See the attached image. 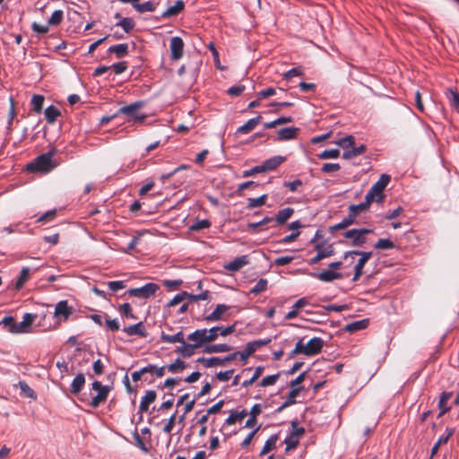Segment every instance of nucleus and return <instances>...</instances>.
<instances>
[{
  "mask_svg": "<svg viewBox=\"0 0 459 459\" xmlns=\"http://www.w3.org/2000/svg\"><path fill=\"white\" fill-rule=\"evenodd\" d=\"M340 169L341 166L338 163H325L322 166L321 170L325 173H332L338 171Z\"/></svg>",
  "mask_w": 459,
  "mask_h": 459,
  "instance_id": "obj_60",
  "label": "nucleus"
},
{
  "mask_svg": "<svg viewBox=\"0 0 459 459\" xmlns=\"http://www.w3.org/2000/svg\"><path fill=\"white\" fill-rule=\"evenodd\" d=\"M342 265V262H333L328 264V269L323 270L319 273H312L310 275L318 279L323 282H332L335 280L342 279V274L336 270L340 269Z\"/></svg>",
  "mask_w": 459,
  "mask_h": 459,
  "instance_id": "obj_2",
  "label": "nucleus"
},
{
  "mask_svg": "<svg viewBox=\"0 0 459 459\" xmlns=\"http://www.w3.org/2000/svg\"><path fill=\"white\" fill-rule=\"evenodd\" d=\"M196 348L193 345V343H181V346L178 347L176 351L183 357H191L195 353V350Z\"/></svg>",
  "mask_w": 459,
  "mask_h": 459,
  "instance_id": "obj_36",
  "label": "nucleus"
},
{
  "mask_svg": "<svg viewBox=\"0 0 459 459\" xmlns=\"http://www.w3.org/2000/svg\"><path fill=\"white\" fill-rule=\"evenodd\" d=\"M44 103V97L42 95H34L31 99L30 104L36 113H40Z\"/></svg>",
  "mask_w": 459,
  "mask_h": 459,
  "instance_id": "obj_46",
  "label": "nucleus"
},
{
  "mask_svg": "<svg viewBox=\"0 0 459 459\" xmlns=\"http://www.w3.org/2000/svg\"><path fill=\"white\" fill-rule=\"evenodd\" d=\"M336 143L341 148H342L344 151H347L354 145V137L351 135H348L346 137L339 139L336 142Z\"/></svg>",
  "mask_w": 459,
  "mask_h": 459,
  "instance_id": "obj_49",
  "label": "nucleus"
},
{
  "mask_svg": "<svg viewBox=\"0 0 459 459\" xmlns=\"http://www.w3.org/2000/svg\"><path fill=\"white\" fill-rule=\"evenodd\" d=\"M371 232L368 229H352L344 233V238L351 240V245L360 247L367 242L366 235Z\"/></svg>",
  "mask_w": 459,
  "mask_h": 459,
  "instance_id": "obj_8",
  "label": "nucleus"
},
{
  "mask_svg": "<svg viewBox=\"0 0 459 459\" xmlns=\"http://www.w3.org/2000/svg\"><path fill=\"white\" fill-rule=\"evenodd\" d=\"M30 278V268L29 267H22L20 273V276L15 283L16 289H21L24 283L29 280Z\"/></svg>",
  "mask_w": 459,
  "mask_h": 459,
  "instance_id": "obj_42",
  "label": "nucleus"
},
{
  "mask_svg": "<svg viewBox=\"0 0 459 459\" xmlns=\"http://www.w3.org/2000/svg\"><path fill=\"white\" fill-rule=\"evenodd\" d=\"M156 397L157 394L154 390H147L141 399L139 411L141 412L148 411L150 404L156 400Z\"/></svg>",
  "mask_w": 459,
  "mask_h": 459,
  "instance_id": "obj_19",
  "label": "nucleus"
},
{
  "mask_svg": "<svg viewBox=\"0 0 459 459\" xmlns=\"http://www.w3.org/2000/svg\"><path fill=\"white\" fill-rule=\"evenodd\" d=\"M121 27L126 33L130 32L134 27V22L132 18H122L117 24Z\"/></svg>",
  "mask_w": 459,
  "mask_h": 459,
  "instance_id": "obj_43",
  "label": "nucleus"
},
{
  "mask_svg": "<svg viewBox=\"0 0 459 459\" xmlns=\"http://www.w3.org/2000/svg\"><path fill=\"white\" fill-rule=\"evenodd\" d=\"M37 316L30 313H26L22 316V321L16 323L10 328L13 333H30L31 325L36 319Z\"/></svg>",
  "mask_w": 459,
  "mask_h": 459,
  "instance_id": "obj_10",
  "label": "nucleus"
},
{
  "mask_svg": "<svg viewBox=\"0 0 459 459\" xmlns=\"http://www.w3.org/2000/svg\"><path fill=\"white\" fill-rule=\"evenodd\" d=\"M188 296V292L181 291L175 295V297L168 303V307H175L183 302Z\"/></svg>",
  "mask_w": 459,
  "mask_h": 459,
  "instance_id": "obj_57",
  "label": "nucleus"
},
{
  "mask_svg": "<svg viewBox=\"0 0 459 459\" xmlns=\"http://www.w3.org/2000/svg\"><path fill=\"white\" fill-rule=\"evenodd\" d=\"M230 309V306L219 304L214 310L204 317L206 322H217L221 320L222 316Z\"/></svg>",
  "mask_w": 459,
  "mask_h": 459,
  "instance_id": "obj_18",
  "label": "nucleus"
},
{
  "mask_svg": "<svg viewBox=\"0 0 459 459\" xmlns=\"http://www.w3.org/2000/svg\"><path fill=\"white\" fill-rule=\"evenodd\" d=\"M45 117L48 124H53L61 115L59 109L55 106H49L45 109Z\"/></svg>",
  "mask_w": 459,
  "mask_h": 459,
  "instance_id": "obj_34",
  "label": "nucleus"
},
{
  "mask_svg": "<svg viewBox=\"0 0 459 459\" xmlns=\"http://www.w3.org/2000/svg\"><path fill=\"white\" fill-rule=\"evenodd\" d=\"M49 26L50 25H48V23L47 25H42L37 22H33L31 25V29L34 32L45 34L49 30Z\"/></svg>",
  "mask_w": 459,
  "mask_h": 459,
  "instance_id": "obj_62",
  "label": "nucleus"
},
{
  "mask_svg": "<svg viewBox=\"0 0 459 459\" xmlns=\"http://www.w3.org/2000/svg\"><path fill=\"white\" fill-rule=\"evenodd\" d=\"M308 301L306 298L298 299L292 307V309L285 315V319L290 320L295 318L299 315V309L307 306Z\"/></svg>",
  "mask_w": 459,
  "mask_h": 459,
  "instance_id": "obj_26",
  "label": "nucleus"
},
{
  "mask_svg": "<svg viewBox=\"0 0 459 459\" xmlns=\"http://www.w3.org/2000/svg\"><path fill=\"white\" fill-rule=\"evenodd\" d=\"M206 329H197L187 336V339L193 342V345L195 348L202 346L206 343Z\"/></svg>",
  "mask_w": 459,
  "mask_h": 459,
  "instance_id": "obj_17",
  "label": "nucleus"
},
{
  "mask_svg": "<svg viewBox=\"0 0 459 459\" xmlns=\"http://www.w3.org/2000/svg\"><path fill=\"white\" fill-rule=\"evenodd\" d=\"M263 371H264V368L263 367L255 368L254 375L251 376L250 379L244 381L242 383V385L245 386V387H248L251 385H253L259 378V377L262 375Z\"/></svg>",
  "mask_w": 459,
  "mask_h": 459,
  "instance_id": "obj_51",
  "label": "nucleus"
},
{
  "mask_svg": "<svg viewBox=\"0 0 459 459\" xmlns=\"http://www.w3.org/2000/svg\"><path fill=\"white\" fill-rule=\"evenodd\" d=\"M293 213H294L293 208H290V207L284 208L282 210H280L277 212L275 221L279 224H283L292 216Z\"/></svg>",
  "mask_w": 459,
  "mask_h": 459,
  "instance_id": "obj_33",
  "label": "nucleus"
},
{
  "mask_svg": "<svg viewBox=\"0 0 459 459\" xmlns=\"http://www.w3.org/2000/svg\"><path fill=\"white\" fill-rule=\"evenodd\" d=\"M108 52L114 53L117 57H123L128 53V45L126 43H121L115 46H111L108 48Z\"/></svg>",
  "mask_w": 459,
  "mask_h": 459,
  "instance_id": "obj_37",
  "label": "nucleus"
},
{
  "mask_svg": "<svg viewBox=\"0 0 459 459\" xmlns=\"http://www.w3.org/2000/svg\"><path fill=\"white\" fill-rule=\"evenodd\" d=\"M170 51L171 58L173 60H178L183 56L184 42L180 37H173L170 39Z\"/></svg>",
  "mask_w": 459,
  "mask_h": 459,
  "instance_id": "obj_14",
  "label": "nucleus"
},
{
  "mask_svg": "<svg viewBox=\"0 0 459 459\" xmlns=\"http://www.w3.org/2000/svg\"><path fill=\"white\" fill-rule=\"evenodd\" d=\"M64 19V12L62 10H56L49 17L48 23L50 26H58Z\"/></svg>",
  "mask_w": 459,
  "mask_h": 459,
  "instance_id": "obj_41",
  "label": "nucleus"
},
{
  "mask_svg": "<svg viewBox=\"0 0 459 459\" xmlns=\"http://www.w3.org/2000/svg\"><path fill=\"white\" fill-rule=\"evenodd\" d=\"M373 202H375V200H373L370 195L366 194L365 201L359 204H351L349 207V212L356 219L358 214L361 212L367 211L370 204Z\"/></svg>",
  "mask_w": 459,
  "mask_h": 459,
  "instance_id": "obj_15",
  "label": "nucleus"
},
{
  "mask_svg": "<svg viewBox=\"0 0 459 459\" xmlns=\"http://www.w3.org/2000/svg\"><path fill=\"white\" fill-rule=\"evenodd\" d=\"M394 247V243L388 238H380L375 244V247L381 250L392 249Z\"/></svg>",
  "mask_w": 459,
  "mask_h": 459,
  "instance_id": "obj_52",
  "label": "nucleus"
},
{
  "mask_svg": "<svg viewBox=\"0 0 459 459\" xmlns=\"http://www.w3.org/2000/svg\"><path fill=\"white\" fill-rule=\"evenodd\" d=\"M279 377H280L279 373L274 374V375L266 376L261 380L259 385L263 386V387L273 385L279 379Z\"/></svg>",
  "mask_w": 459,
  "mask_h": 459,
  "instance_id": "obj_54",
  "label": "nucleus"
},
{
  "mask_svg": "<svg viewBox=\"0 0 459 459\" xmlns=\"http://www.w3.org/2000/svg\"><path fill=\"white\" fill-rule=\"evenodd\" d=\"M119 312L122 316H126V318L134 319L135 316L133 313L132 307L129 303L122 304L119 307Z\"/></svg>",
  "mask_w": 459,
  "mask_h": 459,
  "instance_id": "obj_56",
  "label": "nucleus"
},
{
  "mask_svg": "<svg viewBox=\"0 0 459 459\" xmlns=\"http://www.w3.org/2000/svg\"><path fill=\"white\" fill-rule=\"evenodd\" d=\"M233 373H234L233 369H230L227 371H221L216 374V377L218 380H220L221 382H226L232 377Z\"/></svg>",
  "mask_w": 459,
  "mask_h": 459,
  "instance_id": "obj_61",
  "label": "nucleus"
},
{
  "mask_svg": "<svg viewBox=\"0 0 459 459\" xmlns=\"http://www.w3.org/2000/svg\"><path fill=\"white\" fill-rule=\"evenodd\" d=\"M85 383V377L84 375L80 373L78 374L73 380L71 385V392L74 394H79Z\"/></svg>",
  "mask_w": 459,
  "mask_h": 459,
  "instance_id": "obj_31",
  "label": "nucleus"
},
{
  "mask_svg": "<svg viewBox=\"0 0 459 459\" xmlns=\"http://www.w3.org/2000/svg\"><path fill=\"white\" fill-rule=\"evenodd\" d=\"M123 331L127 334V335H139L141 337H146L147 336V333L145 331V328L143 326V322H139L135 325H129V326H126V327H124Z\"/></svg>",
  "mask_w": 459,
  "mask_h": 459,
  "instance_id": "obj_22",
  "label": "nucleus"
},
{
  "mask_svg": "<svg viewBox=\"0 0 459 459\" xmlns=\"http://www.w3.org/2000/svg\"><path fill=\"white\" fill-rule=\"evenodd\" d=\"M446 97L450 106L459 112V93L452 89L446 91Z\"/></svg>",
  "mask_w": 459,
  "mask_h": 459,
  "instance_id": "obj_38",
  "label": "nucleus"
},
{
  "mask_svg": "<svg viewBox=\"0 0 459 459\" xmlns=\"http://www.w3.org/2000/svg\"><path fill=\"white\" fill-rule=\"evenodd\" d=\"M271 342V339L264 340H255L253 342H247L245 350L243 351H239L240 359L246 362L247 358L250 357L256 350L262 346H265Z\"/></svg>",
  "mask_w": 459,
  "mask_h": 459,
  "instance_id": "obj_12",
  "label": "nucleus"
},
{
  "mask_svg": "<svg viewBox=\"0 0 459 459\" xmlns=\"http://www.w3.org/2000/svg\"><path fill=\"white\" fill-rule=\"evenodd\" d=\"M323 346L324 341L320 337H314L310 339L307 343H304L303 339H299L289 356L290 358H293L298 354L314 356L321 351Z\"/></svg>",
  "mask_w": 459,
  "mask_h": 459,
  "instance_id": "obj_1",
  "label": "nucleus"
},
{
  "mask_svg": "<svg viewBox=\"0 0 459 459\" xmlns=\"http://www.w3.org/2000/svg\"><path fill=\"white\" fill-rule=\"evenodd\" d=\"M390 181V177L387 175H381L379 179L370 187L368 192L367 193L371 196L373 200L377 203H381L384 200L383 191Z\"/></svg>",
  "mask_w": 459,
  "mask_h": 459,
  "instance_id": "obj_6",
  "label": "nucleus"
},
{
  "mask_svg": "<svg viewBox=\"0 0 459 459\" xmlns=\"http://www.w3.org/2000/svg\"><path fill=\"white\" fill-rule=\"evenodd\" d=\"M355 222V218L351 216V214L349 212L348 216L345 217L341 222L332 225L329 228V230L331 232H333L335 230H343L348 228L349 226L352 225Z\"/></svg>",
  "mask_w": 459,
  "mask_h": 459,
  "instance_id": "obj_30",
  "label": "nucleus"
},
{
  "mask_svg": "<svg viewBox=\"0 0 459 459\" xmlns=\"http://www.w3.org/2000/svg\"><path fill=\"white\" fill-rule=\"evenodd\" d=\"M230 350H231V347L230 345L221 343V344L210 345L205 349V351L208 353L227 352V351H230Z\"/></svg>",
  "mask_w": 459,
  "mask_h": 459,
  "instance_id": "obj_45",
  "label": "nucleus"
},
{
  "mask_svg": "<svg viewBox=\"0 0 459 459\" xmlns=\"http://www.w3.org/2000/svg\"><path fill=\"white\" fill-rule=\"evenodd\" d=\"M185 7V3L182 0L176 1L175 4L169 6L166 11L163 12L161 16L163 18H168L171 16H175L181 13Z\"/></svg>",
  "mask_w": 459,
  "mask_h": 459,
  "instance_id": "obj_25",
  "label": "nucleus"
},
{
  "mask_svg": "<svg viewBox=\"0 0 459 459\" xmlns=\"http://www.w3.org/2000/svg\"><path fill=\"white\" fill-rule=\"evenodd\" d=\"M244 91H245L244 85H236V86H232V87L229 88L227 92L232 97H237V96H239Z\"/></svg>",
  "mask_w": 459,
  "mask_h": 459,
  "instance_id": "obj_64",
  "label": "nucleus"
},
{
  "mask_svg": "<svg viewBox=\"0 0 459 459\" xmlns=\"http://www.w3.org/2000/svg\"><path fill=\"white\" fill-rule=\"evenodd\" d=\"M159 290L160 286L158 284L154 282H148L142 287L130 289L126 293L132 297L147 299L154 296Z\"/></svg>",
  "mask_w": 459,
  "mask_h": 459,
  "instance_id": "obj_5",
  "label": "nucleus"
},
{
  "mask_svg": "<svg viewBox=\"0 0 459 459\" xmlns=\"http://www.w3.org/2000/svg\"><path fill=\"white\" fill-rule=\"evenodd\" d=\"M316 250H317V254L316 256H314L309 264H317L318 262H320L322 259L324 258H326V257H330L333 251L331 247L327 248V249H323L321 248L319 246H316Z\"/></svg>",
  "mask_w": 459,
  "mask_h": 459,
  "instance_id": "obj_29",
  "label": "nucleus"
},
{
  "mask_svg": "<svg viewBox=\"0 0 459 459\" xmlns=\"http://www.w3.org/2000/svg\"><path fill=\"white\" fill-rule=\"evenodd\" d=\"M285 160V158L282 156H274L270 158L263 162L261 165V169L263 172L272 171L275 169L279 165H281Z\"/></svg>",
  "mask_w": 459,
  "mask_h": 459,
  "instance_id": "obj_21",
  "label": "nucleus"
},
{
  "mask_svg": "<svg viewBox=\"0 0 459 459\" xmlns=\"http://www.w3.org/2000/svg\"><path fill=\"white\" fill-rule=\"evenodd\" d=\"M92 391L97 394H91V401L90 404L92 408H97L101 403L106 401L109 393V387L108 385H103L100 381H94L92 383Z\"/></svg>",
  "mask_w": 459,
  "mask_h": 459,
  "instance_id": "obj_7",
  "label": "nucleus"
},
{
  "mask_svg": "<svg viewBox=\"0 0 459 459\" xmlns=\"http://www.w3.org/2000/svg\"><path fill=\"white\" fill-rule=\"evenodd\" d=\"M452 394L451 393H442L439 398L438 402V407L440 409L439 417L446 413L450 408L447 406V403L449 399L451 398Z\"/></svg>",
  "mask_w": 459,
  "mask_h": 459,
  "instance_id": "obj_35",
  "label": "nucleus"
},
{
  "mask_svg": "<svg viewBox=\"0 0 459 459\" xmlns=\"http://www.w3.org/2000/svg\"><path fill=\"white\" fill-rule=\"evenodd\" d=\"M278 440L277 435H272L264 443L260 455H264L268 454L271 450L274 449L276 446V443Z\"/></svg>",
  "mask_w": 459,
  "mask_h": 459,
  "instance_id": "obj_40",
  "label": "nucleus"
},
{
  "mask_svg": "<svg viewBox=\"0 0 459 459\" xmlns=\"http://www.w3.org/2000/svg\"><path fill=\"white\" fill-rule=\"evenodd\" d=\"M155 8H156L155 4L152 3V1H147L143 4L138 3V4L135 5V10L140 13H147V12H153L155 10Z\"/></svg>",
  "mask_w": 459,
  "mask_h": 459,
  "instance_id": "obj_47",
  "label": "nucleus"
},
{
  "mask_svg": "<svg viewBox=\"0 0 459 459\" xmlns=\"http://www.w3.org/2000/svg\"><path fill=\"white\" fill-rule=\"evenodd\" d=\"M198 362L202 363L205 368L223 366L222 359L217 357L199 358Z\"/></svg>",
  "mask_w": 459,
  "mask_h": 459,
  "instance_id": "obj_39",
  "label": "nucleus"
},
{
  "mask_svg": "<svg viewBox=\"0 0 459 459\" xmlns=\"http://www.w3.org/2000/svg\"><path fill=\"white\" fill-rule=\"evenodd\" d=\"M211 226V222L208 220H199L190 226V230L193 231H199L207 229Z\"/></svg>",
  "mask_w": 459,
  "mask_h": 459,
  "instance_id": "obj_55",
  "label": "nucleus"
},
{
  "mask_svg": "<svg viewBox=\"0 0 459 459\" xmlns=\"http://www.w3.org/2000/svg\"><path fill=\"white\" fill-rule=\"evenodd\" d=\"M266 199H267L266 195H263L256 198H249L248 204H247V208L253 209L255 207L263 206L265 204Z\"/></svg>",
  "mask_w": 459,
  "mask_h": 459,
  "instance_id": "obj_48",
  "label": "nucleus"
},
{
  "mask_svg": "<svg viewBox=\"0 0 459 459\" xmlns=\"http://www.w3.org/2000/svg\"><path fill=\"white\" fill-rule=\"evenodd\" d=\"M249 263L247 255H241L224 265V268L230 272H238Z\"/></svg>",
  "mask_w": 459,
  "mask_h": 459,
  "instance_id": "obj_20",
  "label": "nucleus"
},
{
  "mask_svg": "<svg viewBox=\"0 0 459 459\" xmlns=\"http://www.w3.org/2000/svg\"><path fill=\"white\" fill-rule=\"evenodd\" d=\"M368 319H362V320H359V321H354V322H351L350 324H347L344 327V329L347 331V332H350V333H355L357 331H360V330H363L365 328L368 327Z\"/></svg>",
  "mask_w": 459,
  "mask_h": 459,
  "instance_id": "obj_27",
  "label": "nucleus"
},
{
  "mask_svg": "<svg viewBox=\"0 0 459 459\" xmlns=\"http://www.w3.org/2000/svg\"><path fill=\"white\" fill-rule=\"evenodd\" d=\"M365 151L366 146L364 144H361L358 147L352 146L349 150L343 152L342 158L345 160H350L362 154Z\"/></svg>",
  "mask_w": 459,
  "mask_h": 459,
  "instance_id": "obj_32",
  "label": "nucleus"
},
{
  "mask_svg": "<svg viewBox=\"0 0 459 459\" xmlns=\"http://www.w3.org/2000/svg\"><path fill=\"white\" fill-rule=\"evenodd\" d=\"M209 298H210L209 290H205L200 294L188 293V296H187V299H189L190 301L206 300Z\"/></svg>",
  "mask_w": 459,
  "mask_h": 459,
  "instance_id": "obj_58",
  "label": "nucleus"
},
{
  "mask_svg": "<svg viewBox=\"0 0 459 459\" xmlns=\"http://www.w3.org/2000/svg\"><path fill=\"white\" fill-rule=\"evenodd\" d=\"M165 366L158 367L154 364H149L142 368V372H144V374H150L151 376L156 377L158 378H160L165 375Z\"/></svg>",
  "mask_w": 459,
  "mask_h": 459,
  "instance_id": "obj_23",
  "label": "nucleus"
},
{
  "mask_svg": "<svg viewBox=\"0 0 459 459\" xmlns=\"http://www.w3.org/2000/svg\"><path fill=\"white\" fill-rule=\"evenodd\" d=\"M110 68H112L114 70L116 74H120L127 69V64L125 61L116 63V64L112 65L110 66Z\"/></svg>",
  "mask_w": 459,
  "mask_h": 459,
  "instance_id": "obj_63",
  "label": "nucleus"
},
{
  "mask_svg": "<svg viewBox=\"0 0 459 459\" xmlns=\"http://www.w3.org/2000/svg\"><path fill=\"white\" fill-rule=\"evenodd\" d=\"M141 107H142V103L135 102L131 105L122 107L119 111L122 114L131 117L134 121L142 122L146 118V115L139 114L137 112L138 108Z\"/></svg>",
  "mask_w": 459,
  "mask_h": 459,
  "instance_id": "obj_13",
  "label": "nucleus"
},
{
  "mask_svg": "<svg viewBox=\"0 0 459 459\" xmlns=\"http://www.w3.org/2000/svg\"><path fill=\"white\" fill-rule=\"evenodd\" d=\"M55 168L50 153H44L37 157L31 163L28 165L30 171H39L48 173Z\"/></svg>",
  "mask_w": 459,
  "mask_h": 459,
  "instance_id": "obj_3",
  "label": "nucleus"
},
{
  "mask_svg": "<svg viewBox=\"0 0 459 459\" xmlns=\"http://www.w3.org/2000/svg\"><path fill=\"white\" fill-rule=\"evenodd\" d=\"M299 129L298 127H285L277 132L276 141H289L295 139Z\"/></svg>",
  "mask_w": 459,
  "mask_h": 459,
  "instance_id": "obj_16",
  "label": "nucleus"
},
{
  "mask_svg": "<svg viewBox=\"0 0 459 459\" xmlns=\"http://www.w3.org/2000/svg\"><path fill=\"white\" fill-rule=\"evenodd\" d=\"M187 364L180 359H177L173 363L169 364L167 368L171 373H177L185 369Z\"/></svg>",
  "mask_w": 459,
  "mask_h": 459,
  "instance_id": "obj_44",
  "label": "nucleus"
},
{
  "mask_svg": "<svg viewBox=\"0 0 459 459\" xmlns=\"http://www.w3.org/2000/svg\"><path fill=\"white\" fill-rule=\"evenodd\" d=\"M219 327L217 326H214V327H212L211 329L207 330L206 329V341L207 342H212L213 341H215L217 339V337L219 336Z\"/></svg>",
  "mask_w": 459,
  "mask_h": 459,
  "instance_id": "obj_59",
  "label": "nucleus"
},
{
  "mask_svg": "<svg viewBox=\"0 0 459 459\" xmlns=\"http://www.w3.org/2000/svg\"><path fill=\"white\" fill-rule=\"evenodd\" d=\"M267 280L266 279H260L255 286L250 290V292L253 294H259L263 291H264L267 288Z\"/></svg>",
  "mask_w": 459,
  "mask_h": 459,
  "instance_id": "obj_53",
  "label": "nucleus"
},
{
  "mask_svg": "<svg viewBox=\"0 0 459 459\" xmlns=\"http://www.w3.org/2000/svg\"><path fill=\"white\" fill-rule=\"evenodd\" d=\"M73 307L68 305L67 300H61L55 306L54 317L59 322H65L69 316L73 314Z\"/></svg>",
  "mask_w": 459,
  "mask_h": 459,
  "instance_id": "obj_11",
  "label": "nucleus"
},
{
  "mask_svg": "<svg viewBox=\"0 0 459 459\" xmlns=\"http://www.w3.org/2000/svg\"><path fill=\"white\" fill-rule=\"evenodd\" d=\"M340 156V151L338 149L325 150L318 154V158L326 159H336Z\"/></svg>",
  "mask_w": 459,
  "mask_h": 459,
  "instance_id": "obj_50",
  "label": "nucleus"
},
{
  "mask_svg": "<svg viewBox=\"0 0 459 459\" xmlns=\"http://www.w3.org/2000/svg\"><path fill=\"white\" fill-rule=\"evenodd\" d=\"M351 255H359V259L354 266V275L352 278V281H357L360 276L363 274V268L366 263L371 258L372 252H361L358 250L348 251L344 254V258H347Z\"/></svg>",
  "mask_w": 459,
  "mask_h": 459,
  "instance_id": "obj_4",
  "label": "nucleus"
},
{
  "mask_svg": "<svg viewBox=\"0 0 459 459\" xmlns=\"http://www.w3.org/2000/svg\"><path fill=\"white\" fill-rule=\"evenodd\" d=\"M305 434V429L299 427L297 422L291 423V432L285 438L284 443L286 444V451H290L294 449L299 442V438Z\"/></svg>",
  "mask_w": 459,
  "mask_h": 459,
  "instance_id": "obj_9",
  "label": "nucleus"
},
{
  "mask_svg": "<svg viewBox=\"0 0 459 459\" xmlns=\"http://www.w3.org/2000/svg\"><path fill=\"white\" fill-rule=\"evenodd\" d=\"M261 119V116H257L256 117L249 119L247 123L238 128L237 133L243 134H248L255 128V126L260 123Z\"/></svg>",
  "mask_w": 459,
  "mask_h": 459,
  "instance_id": "obj_24",
  "label": "nucleus"
},
{
  "mask_svg": "<svg viewBox=\"0 0 459 459\" xmlns=\"http://www.w3.org/2000/svg\"><path fill=\"white\" fill-rule=\"evenodd\" d=\"M160 339L163 342L166 343H184V333L182 331H179L176 334L170 335L164 333H161Z\"/></svg>",
  "mask_w": 459,
  "mask_h": 459,
  "instance_id": "obj_28",
  "label": "nucleus"
}]
</instances>
